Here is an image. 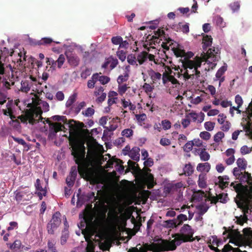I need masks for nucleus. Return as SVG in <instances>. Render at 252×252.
<instances>
[{
	"label": "nucleus",
	"instance_id": "f257e3e1",
	"mask_svg": "<svg viewBox=\"0 0 252 252\" xmlns=\"http://www.w3.org/2000/svg\"><path fill=\"white\" fill-rule=\"evenodd\" d=\"M55 121H62L64 124H68L70 136L68 137L70 145L72 146L71 155L73 156L75 163L78 165V170L80 174L86 172L85 165V147L84 143H78L75 137L78 134L80 128L76 125L72 124L75 123L73 120L68 121L65 116L55 115L52 117Z\"/></svg>",
	"mask_w": 252,
	"mask_h": 252
},
{
	"label": "nucleus",
	"instance_id": "f03ea898",
	"mask_svg": "<svg viewBox=\"0 0 252 252\" xmlns=\"http://www.w3.org/2000/svg\"><path fill=\"white\" fill-rule=\"evenodd\" d=\"M224 230L222 235L226 236L227 239H229V243L234 244L235 246L241 247L252 245V229L251 228H246L243 230V235L241 234L238 229H234V226L226 227L224 226Z\"/></svg>",
	"mask_w": 252,
	"mask_h": 252
},
{
	"label": "nucleus",
	"instance_id": "7ed1b4c3",
	"mask_svg": "<svg viewBox=\"0 0 252 252\" xmlns=\"http://www.w3.org/2000/svg\"><path fill=\"white\" fill-rule=\"evenodd\" d=\"M242 171L239 168L235 167L233 169V174L237 178L239 179L241 182H247L249 186H244L242 183L235 185L234 182H232L230 187L238 194H246L248 199L250 200L252 199V177L250 173L245 171L243 174Z\"/></svg>",
	"mask_w": 252,
	"mask_h": 252
},
{
	"label": "nucleus",
	"instance_id": "20e7f679",
	"mask_svg": "<svg viewBox=\"0 0 252 252\" xmlns=\"http://www.w3.org/2000/svg\"><path fill=\"white\" fill-rule=\"evenodd\" d=\"M172 237H174V239L170 241L161 240V242L160 243L152 244L150 246L151 251L153 252L174 251L176 250L177 246H179L182 242H184V240L182 238L181 236L179 235V233L172 235Z\"/></svg>",
	"mask_w": 252,
	"mask_h": 252
},
{
	"label": "nucleus",
	"instance_id": "39448f33",
	"mask_svg": "<svg viewBox=\"0 0 252 252\" xmlns=\"http://www.w3.org/2000/svg\"><path fill=\"white\" fill-rule=\"evenodd\" d=\"M42 110L40 107L35 109H27L24 115H22L18 117L21 122L24 124H27V122L32 125L38 123L42 120L41 114Z\"/></svg>",
	"mask_w": 252,
	"mask_h": 252
},
{
	"label": "nucleus",
	"instance_id": "423d86ee",
	"mask_svg": "<svg viewBox=\"0 0 252 252\" xmlns=\"http://www.w3.org/2000/svg\"><path fill=\"white\" fill-rule=\"evenodd\" d=\"M202 62V59L198 57H196L195 60L185 59V60L183 61L182 62L183 68H180L179 66H178V68L176 67H175V70L177 72L175 73L174 75L178 78H180L182 73H183L185 70L187 71L189 70L198 68L201 66Z\"/></svg>",
	"mask_w": 252,
	"mask_h": 252
},
{
	"label": "nucleus",
	"instance_id": "0eeeda50",
	"mask_svg": "<svg viewBox=\"0 0 252 252\" xmlns=\"http://www.w3.org/2000/svg\"><path fill=\"white\" fill-rule=\"evenodd\" d=\"M167 36L168 35L165 33L164 31L163 30L158 29L156 32H155L154 35L149 34L147 36L146 39L147 40L150 41V45H156V43H159L160 40H162V38L159 39V37L163 38L166 42L162 43V47L165 49L169 50V48L167 45V43H169L172 41V40L170 37H167Z\"/></svg>",
	"mask_w": 252,
	"mask_h": 252
},
{
	"label": "nucleus",
	"instance_id": "6e6552de",
	"mask_svg": "<svg viewBox=\"0 0 252 252\" xmlns=\"http://www.w3.org/2000/svg\"><path fill=\"white\" fill-rule=\"evenodd\" d=\"M242 195V197L240 201L237 202V205L238 208L242 210L244 215L247 216V214L250 215V219L252 220V203H251L252 199L249 200L246 194Z\"/></svg>",
	"mask_w": 252,
	"mask_h": 252
},
{
	"label": "nucleus",
	"instance_id": "1a4fd4ad",
	"mask_svg": "<svg viewBox=\"0 0 252 252\" xmlns=\"http://www.w3.org/2000/svg\"><path fill=\"white\" fill-rule=\"evenodd\" d=\"M61 214L59 212H55L52 216V219L47 224V230L48 234H54L55 231L61 223Z\"/></svg>",
	"mask_w": 252,
	"mask_h": 252
},
{
	"label": "nucleus",
	"instance_id": "9d476101",
	"mask_svg": "<svg viewBox=\"0 0 252 252\" xmlns=\"http://www.w3.org/2000/svg\"><path fill=\"white\" fill-rule=\"evenodd\" d=\"M31 80H25L22 81L21 82V87L20 90L21 92L24 93H28L30 91V89L32 88V91H34V88H33V85L35 84L36 86L37 80L36 78L31 76L30 77ZM35 89L37 94H41L42 92H43V90L42 89H38L37 88H35Z\"/></svg>",
	"mask_w": 252,
	"mask_h": 252
},
{
	"label": "nucleus",
	"instance_id": "9b49d317",
	"mask_svg": "<svg viewBox=\"0 0 252 252\" xmlns=\"http://www.w3.org/2000/svg\"><path fill=\"white\" fill-rule=\"evenodd\" d=\"M127 164V168L126 170V173L129 172L131 170L141 177L145 175L147 172L151 171V170L148 167H144L141 169L138 164L130 160H128Z\"/></svg>",
	"mask_w": 252,
	"mask_h": 252
},
{
	"label": "nucleus",
	"instance_id": "f8f14e48",
	"mask_svg": "<svg viewBox=\"0 0 252 252\" xmlns=\"http://www.w3.org/2000/svg\"><path fill=\"white\" fill-rule=\"evenodd\" d=\"M193 233L191 227L188 224H185L181 227L179 235L183 237L182 238L184 240V242H187L192 241Z\"/></svg>",
	"mask_w": 252,
	"mask_h": 252
},
{
	"label": "nucleus",
	"instance_id": "ddd939ff",
	"mask_svg": "<svg viewBox=\"0 0 252 252\" xmlns=\"http://www.w3.org/2000/svg\"><path fill=\"white\" fill-rule=\"evenodd\" d=\"M218 52L219 49L218 48L215 49L214 47L213 48H210L207 50L206 53H205L204 52L203 53H201V55L203 54V56L200 58L202 59V62H215L218 60L217 56Z\"/></svg>",
	"mask_w": 252,
	"mask_h": 252
},
{
	"label": "nucleus",
	"instance_id": "4468645a",
	"mask_svg": "<svg viewBox=\"0 0 252 252\" xmlns=\"http://www.w3.org/2000/svg\"><path fill=\"white\" fill-rule=\"evenodd\" d=\"M65 61L64 56L61 54L59 56L58 60L55 61L52 58H47L46 63L47 65H50V68H52L53 70H55L57 66L58 68H60L64 63Z\"/></svg>",
	"mask_w": 252,
	"mask_h": 252
},
{
	"label": "nucleus",
	"instance_id": "2eb2a0df",
	"mask_svg": "<svg viewBox=\"0 0 252 252\" xmlns=\"http://www.w3.org/2000/svg\"><path fill=\"white\" fill-rule=\"evenodd\" d=\"M47 123L49 125V133L50 137L52 136H55L56 134L60 131L63 130V128H64V126L62 125L60 123H52L49 119L46 120Z\"/></svg>",
	"mask_w": 252,
	"mask_h": 252
},
{
	"label": "nucleus",
	"instance_id": "dca6fc26",
	"mask_svg": "<svg viewBox=\"0 0 252 252\" xmlns=\"http://www.w3.org/2000/svg\"><path fill=\"white\" fill-rule=\"evenodd\" d=\"M200 74V71L198 70V68L193 69L192 70H189V71H186L182 73V76L183 77L185 80H188L191 78V76L193 77L194 75L196 77H199Z\"/></svg>",
	"mask_w": 252,
	"mask_h": 252
},
{
	"label": "nucleus",
	"instance_id": "f3484780",
	"mask_svg": "<svg viewBox=\"0 0 252 252\" xmlns=\"http://www.w3.org/2000/svg\"><path fill=\"white\" fill-rule=\"evenodd\" d=\"M149 75L152 80V84L158 83L161 79V74L159 72H155L152 70L149 72Z\"/></svg>",
	"mask_w": 252,
	"mask_h": 252
},
{
	"label": "nucleus",
	"instance_id": "a211bd4d",
	"mask_svg": "<svg viewBox=\"0 0 252 252\" xmlns=\"http://www.w3.org/2000/svg\"><path fill=\"white\" fill-rule=\"evenodd\" d=\"M146 174L145 175L141 177L146 179L148 189H152L156 184L154 182V176L152 174L149 173V172Z\"/></svg>",
	"mask_w": 252,
	"mask_h": 252
},
{
	"label": "nucleus",
	"instance_id": "6ab92c4d",
	"mask_svg": "<svg viewBox=\"0 0 252 252\" xmlns=\"http://www.w3.org/2000/svg\"><path fill=\"white\" fill-rule=\"evenodd\" d=\"M218 184L219 185V187L222 189H223L229 185V182L228 181V180H229V178L228 176H220L218 177Z\"/></svg>",
	"mask_w": 252,
	"mask_h": 252
},
{
	"label": "nucleus",
	"instance_id": "aec40b11",
	"mask_svg": "<svg viewBox=\"0 0 252 252\" xmlns=\"http://www.w3.org/2000/svg\"><path fill=\"white\" fill-rule=\"evenodd\" d=\"M185 188V186L182 182H179L175 184H172L169 189L170 191L172 192H180L182 189Z\"/></svg>",
	"mask_w": 252,
	"mask_h": 252
},
{
	"label": "nucleus",
	"instance_id": "412c9836",
	"mask_svg": "<svg viewBox=\"0 0 252 252\" xmlns=\"http://www.w3.org/2000/svg\"><path fill=\"white\" fill-rule=\"evenodd\" d=\"M140 149L138 147H134L132 148L129 154V156L134 160L138 161L140 158Z\"/></svg>",
	"mask_w": 252,
	"mask_h": 252
},
{
	"label": "nucleus",
	"instance_id": "4be33fe9",
	"mask_svg": "<svg viewBox=\"0 0 252 252\" xmlns=\"http://www.w3.org/2000/svg\"><path fill=\"white\" fill-rule=\"evenodd\" d=\"M202 40V48L204 51H206L208 47L212 45L213 38L211 35H205L203 36Z\"/></svg>",
	"mask_w": 252,
	"mask_h": 252
},
{
	"label": "nucleus",
	"instance_id": "5701e85b",
	"mask_svg": "<svg viewBox=\"0 0 252 252\" xmlns=\"http://www.w3.org/2000/svg\"><path fill=\"white\" fill-rule=\"evenodd\" d=\"M201 160L204 161H208L210 158V156L209 154L206 151V149H198L197 150Z\"/></svg>",
	"mask_w": 252,
	"mask_h": 252
},
{
	"label": "nucleus",
	"instance_id": "b1692460",
	"mask_svg": "<svg viewBox=\"0 0 252 252\" xmlns=\"http://www.w3.org/2000/svg\"><path fill=\"white\" fill-rule=\"evenodd\" d=\"M194 171L193 167L190 163L186 164L183 168V173L181 174L180 175H185L186 176H191Z\"/></svg>",
	"mask_w": 252,
	"mask_h": 252
},
{
	"label": "nucleus",
	"instance_id": "393cba45",
	"mask_svg": "<svg viewBox=\"0 0 252 252\" xmlns=\"http://www.w3.org/2000/svg\"><path fill=\"white\" fill-rule=\"evenodd\" d=\"M211 168V165L208 162L200 163L198 164L196 169L200 172H208Z\"/></svg>",
	"mask_w": 252,
	"mask_h": 252
},
{
	"label": "nucleus",
	"instance_id": "a878e982",
	"mask_svg": "<svg viewBox=\"0 0 252 252\" xmlns=\"http://www.w3.org/2000/svg\"><path fill=\"white\" fill-rule=\"evenodd\" d=\"M148 53L146 51H142L139 53L136 56L137 62H138L140 65L143 64L147 60Z\"/></svg>",
	"mask_w": 252,
	"mask_h": 252
},
{
	"label": "nucleus",
	"instance_id": "bb28decb",
	"mask_svg": "<svg viewBox=\"0 0 252 252\" xmlns=\"http://www.w3.org/2000/svg\"><path fill=\"white\" fill-rule=\"evenodd\" d=\"M221 252H248L246 251H241L239 248H233L229 244L224 245L221 250Z\"/></svg>",
	"mask_w": 252,
	"mask_h": 252
},
{
	"label": "nucleus",
	"instance_id": "cd10ccee",
	"mask_svg": "<svg viewBox=\"0 0 252 252\" xmlns=\"http://www.w3.org/2000/svg\"><path fill=\"white\" fill-rule=\"evenodd\" d=\"M68 62L70 65L77 66L79 64L80 60L78 56L73 54L67 56Z\"/></svg>",
	"mask_w": 252,
	"mask_h": 252
},
{
	"label": "nucleus",
	"instance_id": "c85d7f7f",
	"mask_svg": "<svg viewBox=\"0 0 252 252\" xmlns=\"http://www.w3.org/2000/svg\"><path fill=\"white\" fill-rule=\"evenodd\" d=\"M55 245L56 242L55 240H49L47 242V252H58Z\"/></svg>",
	"mask_w": 252,
	"mask_h": 252
},
{
	"label": "nucleus",
	"instance_id": "c756f323",
	"mask_svg": "<svg viewBox=\"0 0 252 252\" xmlns=\"http://www.w3.org/2000/svg\"><path fill=\"white\" fill-rule=\"evenodd\" d=\"M206 175L203 174H201L199 175L198 180V185L200 188H205L207 186V184L206 182Z\"/></svg>",
	"mask_w": 252,
	"mask_h": 252
},
{
	"label": "nucleus",
	"instance_id": "7c9ffc66",
	"mask_svg": "<svg viewBox=\"0 0 252 252\" xmlns=\"http://www.w3.org/2000/svg\"><path fill=\"white\" fill-rule=\"evenodd\" d=\"M238 168L242 170H245L247 168V162L244 158H239L236 161Z\"/></svg>",
	"mask_w": 252,
	"mask_h": 252
},
{
	"label": "nucleus",
	"instance_id": "2f4dec72",
	"mask_svg": "<svg viewBox=\"0 0 252 252\" xmlns=\"http://www.w3.org/2000/svg\"><path fill=\"white\" fill-rule=\"evenodd\" d=\"M123 163V161L121 159L115 158H113L107 161V164L109 167H111L113 166L114 163L116 164V166H118L120 164Z\"/></svg>",
	"mask_w": 252,
	"mask_h": 252
},
{
	"label": "nucleus",
	"instance_id": "473e14b6",
	"mask_svg": "<svg viewBox=\"0 0 252 252\" xmlns=\"http://www.w3.org/2000/svg\"><path fill=\"white\" fill-rule=\"evenodd\" d=\"M164 225L165 227L172 228H175L178 226L175 219L169 220L164 221Z\"/></svg>",
	"mask_w": 252,
	"mask_h": 252
},
{
	"label": "nucleus",
	"instance_id": "72a5a7b5",
	"mask_svg": "<svg viewBox=\"0 0 252 252\" xmlns=\"http://www.w3.org/2000/svg\"><path fill=\"white\" fill-rule=\"evenodd\" d=\"M127 61L129 64L132 65L137 66L136 57L135 55L131 54L127 56Z\"/></svg>",
	"mask_w": 252,
	"mask_h": 252
},
{
	"label": "nucleus",
	"instance_id": "f704fd0d",
	"mask_svg": "<svg viewBox=\"0 0 252 252\" xmlns=\"http://www.w3.org/2000/svg\"><path fill=\"white\" fill-rule=\"evenodd\" d=\"M173 52L177 57H183L186 55V52L184 50L180 49L179 47L173 48Z\"/></svg>",
	"mask_w": 252,
	"mask_h": 252
},
{
	"label": "nucleus",
	"instance_id": "c9c22d12",
	"mask_svg": "<svg viewBox=\"0 0 252 252\" xmlns=\"http://www.w3.org/2000/svg\"><path fill=\"white\" fill-rule=\"evenodd\" d=\"M188 220L187 216L186 215L181 214L178 215L176 219H175L176 221L178 226L182 225L184 221Z\"/></svg>",
	"mask_w": 252,
	"mask_h": 252
},
{
	"label": "nucleus",
	"instance_id": "e433bc0d",
	"mask_svg": "<svg viewBox=\"0 0 252 252\" xmlns=\"http://www.w3.org/2000/svg\"><path fill=\"white\" fill-rule=\"evenodd\" d=\"M129 78L128 73L126 72L123 75H120L117 79V83L119 85L122 84L124 82L127 81Z\"/></svg>",
	"mask_w": 252,
	"mask_h": 252
},
{
	"label": "nucleus",
	"instance_id": "4c0bfd02",
	"mask_svg": "<svg viewBox=\"0 0 252 252\" xmlns=\"http://www.w3.org/2000/svg\"><path fill=\"white\" fill-rule=\"evenodd\" d=\"M76 97V94H74L71 96H70V97H69V98L68 99L65 103L66 107L67 108L70 107L72 105V104L75 102Z\"/></svg>",
	"mask_w": 252,
	"mask_h": 252
},
{
	"label": "nucleus",
	"instance_id": "58836bf2",
	"mask_svg": "<svg viewBox=\"0 0 252 252\" xmlns=\"http://www.w3.org/2000/svg\"><path fill=\"white\" fill-rule=\"evenodd\" d=\"M22 246V243L20 240H16L14 243L10 245L9 248L11 250L17 251L20 249Z\"/></svg>",
	"mask_w": 252,
	"mask_h": 252
},
{
	"label": "nucleus",
	"instance_id": "ea45409f",
	"mask_svg": "<svg viewBox=\"0 0 252 252\" xmlns=\"http://www.w3.org/2000/svg\"><path fill=\"white\" fill-rule=\"evenodd\" d=\"M219 201L222 203H226L229 200L227 193H221L218 195Z\"/></svg>",
	"mask_w": 252,
	"mask_h": 252
},
{
	"label": "nucleus",
	"instance_id": "a19ab883",
	"mask_svg": "<svg viewBox=\"0 0 252 252\" xmlns=\"http://www.w3.org/2000/svg\"><path fill=\"white\" fill-rule=\"evenodd\" d=\"M209 207L207 205H199L197 207V209L198 210V214L199 216L203 215L209 209Z\"/></svg>",
	"mask_w": 252,
	"mask_h": 252
},
{
	"label": "nucleus",
	"instance_id": "79ce46f5",
	"mask_svg": "<svg viewBox=\"0 0 252 252\" xmlns=\"http://www.w3.org/2000/svg\"><path fill=\"white\" fill-rule=\"evenodd\" d=\"M68 232L66 230H63L62 232V235L61 237V244L63 245L65 244L68 238Z\"/></svg>",
	"mask_w": 252,
	"mask_h": 252
},
{
	"label": "nucleus",
	"instance_id": "37998d69",
	"mask_svg": "<svg viewBox=\"0 0 252 252\" xmlns=\"http://www.w3.org/2000/svg\"><path fill=\"white\" fill-rule=\"evenodd\" d=\"M41 181L40 179H37L36 181V183L35 184V187L36 188V189L37 190H39L41 192H43V195L44 196H45L46 193V191L43 189V188L42 187L41 185Z\"/></svg>",
	"mask_w": 252,
	"mask_h": 252
},
{
	"label": "nucleus",
	"instance_id": "c03bdc74",
	"mask_svg": "<svg viewBox=\"0 0 252 252\" xmlns=\"http://www.w3.org/2000/svg\"><path fill=\"white\" fill-rule=\"evenodd\" d=\"M161 124L164 130H168L171 127V123L168 120H162L161 122Z\"/></svg>",
	"mask_w": 252,
	"mask_h": 252
},
{
	"label": "nucleus",
	"instance_id": "a18cd8bd",
	"mask_svg": "<svg viewBox=\"0 0 252 252\" xmlns=\"http://www.w3.org/2000/svg\"><path fill=\"white\" fill-rule=\"evenodd\" d=\"M224 136V134L221 131H219L214 136V140L218 143L221 141L222 138Z\"/></svg>",
	"mask_w": 252,
	"mask_h": 252
},
{
	"label": "nucleus",
	"instance_id": "49530a36",
	"mask_svg": "<svg viewBox=\"0 0 252 252\" xmlns=\"http://www.w3.org/2000/svg\"><path fill=\"white\" fill-rule=\"evenodd\" d=\"M109 61H110V68L111 69H114L118 64V61L116 58H114L111 56L109 58Z\"/></svg>",
	"mask_w": 252,
	"mask_h": 252
},
{
	"label": "nucleus",
	"instance_id": "de8ad7c7",
	"mask_svg": "<svg viewBox=\"0 0 252 252\" xmlns=\"http://www.w3.org/2000/svg\"><path fill=\"white\" fill-rule=\"evenodd\" d=\"M143 89L147 94H149L153 92L154 86H152L150 84L145 83L143 86Z\"/></svg>",
	"mask_w": 252,
	"mask_h": 252
},
{
	"label": "nucleus",
	"instance_id": "09e8293b",
	"mask_svg": "<svg viewBox=\"0 0 252 252\" xmlns=\"http://www.w3.org/2000/svg\"><path fill=\"white\" fill-rule=\"evenodd\" d=\"M52 42H53V40L50 38L44 37L41 39L40 41L38 42V45H46V44H50Z\"/></svg>",
	"mask_w": 252,
	"mask_h": 252
},
{
	"label": "nucleus",
	"instance_id": "8fccbe9b",
	"mask_svg": "<svg viewBox=\"0 0 252 252\" xmlns=\"http://www.w3.org/2000/svg\"><path fill=\"white\" fill-rule=\"evenodd\" d=\"M236 222L237 224L243 225L244 223L248 220L247 216H241L239 217H236Z\"/></svg>",
	"mask_w": 252,
	"mask_h": 252
},
{
	"label": "nucleus",
	"instance_id": "3c124183",
	"mask_svg": "<svg viewBox=\"0 0 252 252\" xmlns=\"http://www.w3.org/2000/svg\"><path fill=\"white\" fill-rule=\"evenodd\" d=\"M215 125V123L208 121L205 123L204 127L208 131H212L214 128Z\"/></svg>",
	"mask_w": 252,
	"mask_h": 252
},
{
	"label": "nucleus",
	"instance_id": "603ef678",
	"mask_svg": "<svg viewBox=\"0 0 252 252\" xmlns=\"http://www.w3.org/2000/svg\"><path fill=\"white\" fill-rule=\"evenodd\" d=\"M92 72V69L89 68H86L81 73V77L83 79H86L88 76H90Z\"/></svg>",
	"mask_w": 252,
	"mask_h": 252
},
{
	"label": "nucleus",
	"instance_id": "864d4df0",
	"mask_svg": "<svg viewBox=\"0 0 252 252\" xmlns=\"http://www.w3.org/2000/svg\"><path fill=\"white\" fill-rule=\"evenodd\" d=\"M133 134V131L130 128L125 129L122 131V135L126 137H130L132 136Z\"/></svg>",
	"mask_w": 252,
	"mask_h": 252
},
{
	"label": "nucleus",
	"instance_id": "5fc2aeb1",
	"mask_svg": "<svg viewBox=\"0 0 252 252\" xmlns=\"http://www.w3.org/2000/svg\"><path fill=\"white\" fill-rule=\"evenodd\" d=\"M204 195L205 192L203 190H200L194 193L193 198L199 200L202 199Z\"/></svg>",
	"mask_w": 252,
	"mask_h": 252
},
{
	"label": "nucleus",
	"instance_id": "6e6d98bb",
	"mask_svg": "<svg viewBox=\"0 0 252 252\" xmlns=\"http://www.w3.org/2000/svg\"><path fill=\"white\" fill-rule=\"evenodd\" d=\"M226 70V67L224 66L221 67L217 72L216 77L220 78Z\"/></svg>",
	"mask_w": 252,
	"mask_h": 252
},
{
	"label": "nucleus",
	"instance_id": "4d7b16f0",
	"mask_svg": "<svg viewBox=\"0 0 252 252\" xmlns=\"http://www.w3.org/2000/svg\"><path fill=\"white\" fill-rule=\"evenodd\" d=\"M194 145L193 141L188 142L184 147V150L186 152H189L192 150V146Z\"/></svg>",
	"mask_w": 252,
	"mask_h": 252
},
{
	"label": "nucleus",
	"instance_id": "13d9d810",
	"mask_svg": "<svg viewBox=\"0 0 252 252\" xmlns=\"http://www.w3.org/2000/svg\"><path fill=\"white\" fill-rule=\"evenodd\" d=\"M117 55L119 59L122 62L124 61L126 58V53L123 50H119L117 52Z\"/></svg>",
	"mask_w": 252,
	"mask_h": 252
},
{
	"label": "nucleus",
	"instance_id": "bf43d9fd",
	"mask_svg": "<svg viewBox=\"0 0 252 252\" xmlns=\"http://www.w3.org/2000/svg\"><path fill=\"white\" fill-rule=\"evenodd\" d=\"M252 148H249L246 145L242 146L240 149L241 153L242 155L249 154L252 152Z\"/></svg>",
	"mask_w": 252,
	"mask_h": 252
},
{
	"label": "nucleus",
	"instance_id": "052dcab7",
	"mask_svg": "<svg viewBox=\"0 0 252 252\" xmlns=\"http://www.w3.org/2000/svg\"><path fill=\"white\" fill-rule=\"evenodd\" d=\"M95 246L92 241L88 242L87 246L86 248V252H94Z\"/></svg>",
	"mask_w": 252,
	"mask_h": 252
},
{
	"label": "nucleus",
	"instance_id": "680f3d73",
	"mask_svg": "<svg viewBox=\"0 0 252 252\" xmlns=\"http://www.w3.org/2000/svg\"><path fill=\"white\" fill-rule=\"evenodd\" d=\"M110 78L106 76H100L98 78V81L102 85L107 84L110 81Z\"/></svg>",
	"mask_w": 252,
	"mask_h": 252
},
{
	"label": "nucleus",
	"instance_id": "e2e57ef3",
	"mask_svg": "<svg viewBox=\"0 0 252 252\" xmlns=\"http://www.w3.org/2000/svg\"><path fill=\"white\" fill-rule=\"evenodd\" d=\"M199 136L202 139L205 140H208L210 138L211 135L209 132L204 131L201 132Z\"/></svg>",
	"mask_w": 252,
	"mask_h": 252
},
{
	"label": "nucleus",
	"instance_id": "0e129e2a",
	"mask_svg": "<svg viewBox=\"0 0 252 252\" xmlns=\"http://www.w3.org/2000/svg\"><path fill=\"white\" fill-rule=\"evenodd\" d=\"M94 109L89 107L88 108L85 112L83 111L82 114L86 117H90L94 115Z\"/></svg>",
	"mask_w": 252,
	"mask_h": 252
},
{
	"label": "nucleus",
	"instance_id": "69168bd1",
	"mask_svg": "<svg viewBox=\"0 0 252 252\" xmlns=\"http://www.w3.org/2000/svg\"><path fill=\"white\" fill-rule=\"evenodd\" d=\"M111 41L115 45H120L121 42L122 41V37L120 36H113L111 38Z\"/></svg>",
	"mask_w": 252,
	"mask_h": 252
},
{
	"label": "nucleus",
	"instance_id": "338daca9",
	"mask_svg": "<svg viewBox=\"0 0 252 252\" xmlns=\"http://www.w3.org/2000/svg\"><path fill=\"white\" fill-rule=\"evenodd\" d=\"M86 106V103L84 101L81 102L77 106L74 107V112L78 114L80 110Z\"/></svg>",
	"mask_w": 252,
	"mask_h": 252
},
{
	"label": "nucleus",
	"instance_id": "774afa93",
	"mask_svg": "<svg viewBox=\"0 0 252 252\" xmlns=\"http://www.w3.org/2000/svg\"><path fill=\"white\" fill-rule=\"evenodd\" d=\"M230 7L233 12L236 11L240 8V3L238 1L234 2L230 4Z\"/></svg>",
	"mask_w": 252,
	"mask_h": 252
}]
</instances>
